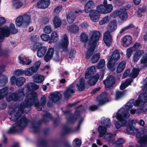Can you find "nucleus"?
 Masks as SVG:
<instances>
[{
  "mask_svg": "<svg viewBox=\"0 0 147 147\" xmlns=\"http://www.w3.org/2000/svg\"><path fill=\"white\" fill-rule=\"evenodd\" d=\"M38 101V96L36 93L32 92L29 94H27L25 100L20 104L17 112L15 114L12 113L9 114V119L13 121H16L21 117L22 114L24 113V109L25 108H29L34 104L36 107L39 106L40 102Z\"/></svg>",
  "mask_w": 147,
  "mask_h": 147,
  "instance_id": "obj_1",
  "label": "nucleus"
},
{
  "mask_svg": "<svg viewBox=\"0 0 147 147\" xmlns=\"http://www.w3.org/2000/svg\"><path fill=\"white\" fill-rule=\"evenodd\" d=\"M17 119L12 127H10L7 131L8 134H13L17 133H21L25 128L28 123V119L25 116H23L21 119Z\"/></svg>",
  "mask_w": 147,
  "mask_h": 147,
  "instance_id": "obj_2",
  "label": "nucleus"
},
{
  "mask_svg": "<svg viewBox=\"0 0 147 147\" xmlns=\"http://www.w3.org/2000/svg\"><path fill=\"white\" fill-rule=\"evenodd\" d=\"M129 117V114L124 108L119 109L116 113V117L118 120L115 123L117 129H119L122 127L124 126L127 123L126 119Z\"/></svg>",
  "mask_w": 147,
  "mask_h": 147,
  "instance_id": "obj_3",
  "label": "nucleus"
},
{
  "mask_svg": "<svg viewBox=\"0 0 147 147\" xmlns=\"http://www.w3.org/2000/svg\"><path fill=\"white\" fill-rule=\"evenodd\" d=\"M24 89H19L17 91L12 93L8 95V93L6 92L4 94H0V100L5 97H6L7 100L8 102L11 101H17L22 100L25 96Z\"/></svg>",
  "mask_w": 147,
  "mask_h": 147,
  "instance_id": "obj_4",
  "label": "nucleus"
},
{
  "mask_svg": "<svg viewBox=\"0 0 147 147\" xmlns=\"http://www.w3.org/2000/svg\"><path fill=\"white\" fill-rule=\"evenodd\" d=\"M147 102V93L145 92L139 95L138 98L136 100L134 105L140 107L137 110V113L139 114L147 110V106L145 104Z\"/></svg>",
  "mask_w": 147,
  "mask_h": 147,
  "instance_id": "obj_5",
  "label": "nucleus"
},
{
  "mask_svg": "<svg viewBox=\"0 0 147 147\" xmlns=\"http://www.w3.org/2000/svg\"><path fill=\"white\" fill-rule=\"evenodd\" d=\"M109 60L107 63V67L111 71H114L115 69L116 62L120 58L119 52L118 49H115L112 55L109 56Z\"/></svg>",
  "mask_w": 147,
  "mask_h": 147,
  "instance_id": "obj_6",
  "label": "nucleus"
},
{
  "mask_svg": "<svg viewBox=\"0 0 147 147\" xmlns=\"http://www.w3.org/2000/svg\"><path fill=\"white\" fill-rule=\"evenodd\" d=\"M100 33L98 31L94 30L92 32L88 42V45L96 47L100 38Z\"/></svg>",
  "mask_w": 147,
  "mask_h": 147,
  "instance_id": "obj_7",
  "label": "nucleus"
},
{
  "mask_svg": "<svg viewBox=\"0 0 147 147\" xmlns=\"http://www.w3.org/2000/svg\"><path fill=\"white\" fill-rule=\"evenodd\" d=\"M41 39L44 41H49V43H52L56 42L58 39V35L55 31L53 32L51 35V37L47 34H42L40 35Z\"/></svg>",
  "mask_w": 147,
  "mask_h": 147,
  "instance_id": "obj_8",
  "label": "nucleus"
},
{
  "mask_svg": "<svg viewBox=\"0 0 147 147\" xmlns=\"http://www.w3.org/2000/svg\"><path fill=\"white\" fill-rule=\"evenodd\" d=\"M34 51L37 50V55L40 58L44 56L47 51V47L46 46H42L41 44L38 43H35L33 46Z\"/></svg>",
  "mask_w": 147,
  "mask_h": 147,
  "instance_id": "obj_9",
  "label": "nucleus"
},
{
  "mask_svg": "<svg viewBox=\"0 0 147 147\" xmlns=\"http://www.w3.org/2000/svg\"><path fill=\"white\" fill-rule=\"evenodd\" d=\"M115 17H118L122 21L126 20L128 17V15L125 8H120L115 10L113 13Z\"/></svg>",
  "mask_w": 147,
  "mask_h": 147,
  "instance_id": "obj_10",
  "label": "nucleus"
},
{
  "mask_svg": "<svg viewBox=\"0 0 147 147\" xmlns=\"http://www.w3.org/2000/svg\"><path fill=\"white\" fill-rule=\"evenodd\" d=\"M113 9V6L111 4L105 5L101 4L97 6L96 9L102 13H107L111 12Z\"/></svg>",
  "mask_w": 147,
  "mask_h": 147,
  "instance_id": "obj_11",
  "label": "nucleus"
},
{
  "mask_svg": "<svg viewBox=\"0 0 147 147\" xmlns=\"http://www.w3.org/2000/svg\"><path fill=\"white\" fill-rule=\"evenodd\" d=\"M41 64V62L39 61L36 62L33 66L27 68L26 70V76H31L34 74L36 73L38 70Z\"/></svg>",
  "mask_w": 147,
  "mask_h": 147,
  "instance_id": "obj_12",
  "label": "nucleus"
},
{
  "mask_svg": "<svg viewBox=\"0 0 147 147\" xmlns=\"http://www.w3.org/2000/svg\"><path fill=\"white\" fill-rule=\"evenodd\" d=\"M97 101L98 102V106H101L109 101L107 98V93L106 92H104L96 98Z\"/></svg>",
  "mask_w": 147,
  "mask_h": 147,
  "instance_id": "obj_13",
  "label": "nucleus"
},
{
  "mask_svg": "<svg viewBox=\"0 0 147 147\" xmlns=\"http://www.w3.org/2000/svg\"><path fill=\"white\" fill-rule=\"evenodd\" d=\"M116 80L115 77L110 75L108 76L106 79L103 81L105 88H109L112 87L116 82Z\"/></svg>",
  "mask_w": 147,
  "mask_h": 147,
  "instance_id": "obj_14",
  "label": "nucleus"
},
{
  "mask_svg": "<svg viewBox=\"0 0 147 147\" xmlns=\"http://www.w3.org/2000/svg\"><path fill=\"white\" fill-rule=\"evenodd\" d=\"M103 40L107 46L109 47L111 46L113 39L112 36L109 31H106L104 33L103 35Z\"/></svg>",
  "mask_w": 147,
  "mask_h": 147,
  "instance_id": "obj_15",
  "label": "nucleus"
},
{
  "mask_svg": "<svg viewBox=\"0 0 147 147\" xmlns=\"http://www.w3.org/2000/svg\"><path fill=\"white\" fill-rule=\"evenodd\" d=\"M82 12L80 10H75L73 12H70L67 15V19L68 22L69 24L73 23L76 19V16L78 15V13Z\"/></svg>",
  "mask_w": 147,
  "mask_h": 147,
  "instance_id": "obj_16",
  "label": "nucleus"
},
{
  "mask_svg": "<svg viewBox=\"0 0 147 147\" xmlns=\"http://www.w3.org/2000/svg\"><path fill=\"white\" fill-rule=\"evenodd\" d=\"M90 12L89 16L91 20L94 22H97L100 16V12L97 9L94 10Z\"/></svg>",
  "mask_w": 147,
  "mask_h": 147,
  "instance_id": "obj_17",
  "label": "nucleus"
},
{
  "mask_svg": "<svg viewBox=\"0 0 147 147\" xmlns=\"http://www.w3.org/2000/svg\"><path fill=\"white\" fill-rule=\"evenodd\" d=\"M69 44V39L67 35L65 34L63 36V39L60 44L61 47L64 52L67 51L68 46Z\"/></svg>",
  "mask_w": 147,
  "mask_h": 147,
  "instance_id": "obj_18",
  "label": "nucleus"
},
{
  "mask_svg": "<svg viewBox=\"0 0 147 147\" xmlns=\"http://www.w3.org/2000/svg\"><path fill=\"white\" fill-rule=\"evenodd\" d=\"M49 97L52 102H56L60 100L62 95L59 92L57 91L51 93Z\"/></svg>",
  "mask_w": 147,
  "mask_h": 147,
  "instance_id": "obj_19",
  "label": "nucleus"
},
{
  "mask_svg": "<svg viewBox=\"0 0 147 147\" xmlns=\"http://www.w3.org/2000/svg\"><path fill=\"white\" fill-rule=\"evenodd\" d=\"M50 4V0H39L37 4V7L41 9L47 8Z\"/></svg>",
  "mask_w": 147,
  "mask_h": 147,
  "instance_id": "obj_20",
  "label": "nucleus"
},
{
  "mask_svg": "<svg viewBox=\"0 0 147 147\" xmlns=\"http://www.w3.org/2000/svg\"><path fill=\"white\" fill-rule=\"evenodd\" d=\"M95 7V4L92 0H88L84 6V11L86 13H88L93 10L92 9Z\"/></svg>",
  "mask_w": 147,
  "mask_h": 147,
  "instance_id": "obj_21",
  "label": "nucleus"
},
{
  "mask_svg": "<svg viewBox=\"0 0 147 147\" xmlns=\"http://www.w3.org/2000/svg\"><path fill=\"white\" fill-rule=\"evenodd\" d=\"M144 53V51L143 50L136 51L134 54L132 61L134 62H137Z\"/></svg>",
  "mask_w": 147,
  "mask_h": 147,
  "instance_id": "obj_22",
  "label": "nucleus"
},
{
  "mask_svg": "<svg viewBox=\"0 0 147 147\" xmlns=\"http://www.w3.org/2000/svg\"><path fill=\"white\" fill-rule=\"evenodd\" d=\"M123 42V46L127 47L132 42V37L129 35H126L122 38Z\"/></svg>",
  "mask_w": 147,
  "mask_h": 147,
  "instance_id": "obj_23",
  "label": "nucleus"
},
{
  "mask_svg": "<svg viewBox=\"0 0 147 147\" xmlns=\"http://www.w3.org/2000/svg\"><path fill=\"white\" fill-rule=\"evenodd\" d=\"M126 131L129 134H133L136 132L138 129H135L133 126V121H131L129 122L127 127Z\"/></svg>",
  "mask_w": 147,
  "mask_h": 147,
  "instance_id": "obj_24",
  "label": "nucleus"
},
{
  "mask_svg": "<svg viewBox=\"0 0 147 147\" xmlns=\"http://www.w3.org/2000/svg\"><path fill=\"white\" fill-rule=\"evenodd\" d=\"M54 49L52 47L49 49L44 57V59L46 62H48L53 57L54 54Z\"/></svg>",
  "mask_w": 147,
  "mask_h": 147,
  "instance_id": "obj_25",
  "label": "nucleus"
},
{
  "mask_svg": "<svg viewBox=\"0 0 147 147\" xmlns=\"http://www.w3.org/2000/svg\"><path fill=\"white\" fill-rule=\"evenodd\" d=\"M117 23L116 20H113L111 22L108 27V31L110 32H114L117 28Z\"/></svg>",
  "mask_w": 147,
  "mask_h": 147,
  "instance_id": "obj_26",
  "label": "nucleus"
},
{
  "mask_svg": "<svg viewBox=\"0 0 147 147\" xmlns=\"http://www.w3.org/2000/svg\"><path fill=\"white\" fill-rule=\"evenodd\" d=\"M18 59L20 64L23 65H29L32 62V60L31 59H27L24 56L19 55L18 56Z\"/></svg>",
  "mask_w": 147,
  "mask_h": 147,
  "instance_id": "obj_27",
  "label": "nucleus"
},
{
  "mask_svg": "<svg viewBox=\"0 0 147 147\" xmlns=\"http://www.w3.org/2000/svg\"><path fill=\"white\" fill-rule=\"evenodd\" d=\"M95 69V67L92 66L88 67L87 71L85 73V78L86 79H88L92 76V75L94 74V69Z\"/></svg>",
  "mask_w": 147,
  "mask_h": 147,
  "instance_id": "obj_28",
  "label": "nucleus"
},
{
  "mask_svg": "<svg viewBox=\"0 0 147 147\" xmlns=\"http://www.w3.org/2000/svg\"><path fill=\"white\" fill-rule=\"evenodd\" d=\"M39 88V86L34 83H30L27 84V90L29 92L35 91L37 90Z\"/></svg>",
  "mask_w": 147,
  "mask_h": 147,
  "instance_id": "obj_29",
  "label": "nucleus"
},
{
  "mask_svg": "<svg viewBox=\"0 0 147 147\" xmlns=\"http://www.w3.org/2000/svg\"><path fill=\"white\" fill-rule=\"evenodd\" d=\"M23 17L24 23L22 28H25L30 24V17L29 15H24Z\"/></svg>",
  "mask_w": 147,
  "mask_h": 147,
  "instance_id": "obj_30",
  "label": "nucleus"
},
{
  "mask_svg": "<svg viewBox=\"0 0 147 147\" xmlns=\"http://www.w3.org/2000/svg\"><path fill=\"white\" fill-rule=\"evenodd\" d=\"M126 63L125 61H123L120 62L117 67L116 72L118 73H120L123 71L126 65Z\"/></svg>",
  "mask_w": 147,
  "mask_h": 147,
  "instance_id": "obj_31",
  "label": "nucleus"
},
{
  "mask_svg": "<svg viewBox=\"0 0 147 147\" xmlns=\"http://www.w3.org/2000/svg\"><path fill=\"white\" fill-rule=\"evenodd\" d=\"M89 46L90 47L86 55L85 58L87 60L89 59L92 55H93V54L96 48V47L92 46Z\"/></svg>",
  "mask_w": 147,
  "mask_h": 147,
  "instance_id": "obj_32",
  "label": "nucleus"
},
{
  "mask_svg": "<svg viewBox=\"0 0 147 147\" xmlns=\"http://www.w3.org/2000/svg\"><path fill=\"white\" fill-rule=\"evenodd\" d=\"M1 33L5 37H8L10 35V30L9 28L7 26L4 27L0 29Z\"/></svg>",
  "mask_w": 147,
  "mask_h": 147,
  "instance_id": "obj_33",
  "label": "nucleus"
},
{
  "mask_svg": "<svg viewBox=\"0 0 147 147\" xmlns=\"http://www.w3.org/2000/svg\"><path fill=\"white\" fill-rule=\"evenodd\" d=\"M33 79L34 82L37 83H41L44 80V76L43 75L37 74L35 76H33Z\"/></svg>",
  "mask_w": 147,
  "mask_h": 147,
  "instance_id": "obj_34",
  "label": "nucleus"
},
{
  "mask_svg": "<svg viewBox=\"0 0 147 147\" xmlns=\"http://www.w3.org/2000/svg\"><path fill=\"white\" fill-rule=\"evenodd\" d=\"M107 128L104 125H100L98 128V131L99 132V137H102L106 133Z\"/></svg>",
  "mask_w": 147,
  "mask_h": 147,
  "instance_id": "obj_35",
  "label": "nucleus"
},
{
  "mask_svg": "<svg viewBox=\"0 0 147 147\" xmlns=\"http://www.w3.org/2000/svg\"><path fill=\"white\" fill-rule=\"evenodd\" d=\"M140 63L142 64V69H145L147 67V54H145L140 60Z\"/></svg>",
  "mask_w": 147,
  "mask_h": 147,
  "instance_id": "obj_36",
  "label": "nucleus"
},
{
  "mask_svg": "<svg viewBox=\"0 0 147 147\" xmlns=\"http://www.w3.org/2000/svg\"><path fill=\"white\" fill-rule=\"evenodd\" d=\"M53 23L55 28H57L60 27L61 24V20L57 16H55L54 17Z\"/></svg>",
  "mask_w": 147,
  "mask_h": 147,
  "instance_id": "obj_37",
  "label": "nucleus"
},
{
  "mask_svg": "<svg viewBox=\"0 0 147 147\" xmlns=\"http://www.w3.org/2000/svg\"><path fill=\"white\" fill-rule=\"evenodd\" d=\"M76 86L80 92L84 91L85 89V81L83 79H81L80 82L79 84H77Z\"/></svg>",
  "mask_w": 147,
  "mask_h": 147,
  "instance_id": "obj_38",
  "label": "nucleus"
},
{
  "mask_svg": "<svg viewBox=\"0 0 147 147\" xmlns=\"http://www.w3.org/2000/svg\"><path fill=\"white\" fill-rule=\"evenodd\" d=\"M98 78L99 76L98 77L95 76H92L89 78L88 83L90 86L94 85L97 82Z\"/></svg>",
  "mask_w": 147,
  "mask_h": 147,
  "instance_id": "obj_39",
  "label": "nucleus"
},
{
  "mask_svg": "<svg viewBox=\"0 0 147 147\" xmlns=\"http://www.w3.org/2000/svg\"><path fill=\"white\" fill-rule=\"evenodd\" d=\"M72 131V129L71 127H69L67 125H64L63 127L62 135H65L68 134L71 132Z\"/></svg>",
  "mask_w": 147,
  "mask_h": 147,
  "instance_id": "obj_40",
  "label": "nucleus"
},
{
  "mask_svg": "<svg viewBox=\"0 0 147 147\" xmlns=\"http://www.w3.org/2000/svg\"><path fill=\"white\" fill-rule=\"evenodd\" d=\"M24 23L23 17L20 15L18 16L16 19V24L17 26L20 27L22 26Z\"/></svg>",
  "mask_w": 147,
  "mask_h": 147,
  "instance_id": "obj_41",
  "label": "nucleus"
},
{
  "mask_svg": "<svg viewBox=\"0 0 147 147\" xmlns=\"http://www.w3.org/2000/svg\"><path fill=\"white\" fill-rule=\"evenodd\" d=\"M74 93L75 91L73 89L69 90V88H67L66 90L64 92V97L65 98H67L68 100V98L71 96V94Z\"/></svg>",
  "mask_w": 147,
  "mask_h": 147,
  "instance_id": "obj_42",
  "label": "nucleus"
},
{
  "mask_svg": "<svg viewBox=\"0 0 147 147\" xmlns=\"http://www.w3.org/2000/svg\"><path fill=\"white\" fill-rule=\"evenodd\" d=\"M46 97L45 96L41 97V98L40 105L39 106H36V107L37 108H40V110L39 111L42 110V107H44L46 103Z\"/></svg>",
  "mask_w": 147,
  "mask_h": 147,
  "instance_id": "obj_43",
  "label": "nucleus"
},
{
  "mask_svg": "<svg viewBox=\"0 0 147 147\" xmlns=\"http://www.w3.org/2000/svg\"><path fill=\"white\" fill-rule=\"evenodd\" d=\"M101 122L102 125H103L107 128L110 127L111 125V120L109 119L104 118L103 119L101 120Z\"/></svg>",
  "mask_w": 147,
  "mask_h": 147,
  "instance_id": "obj_44",
  "label": "nucleus"
},
{
  "mask_svg": "<svg viewBox=\"0 0 147 147\" xmlns=\"http://www.w3.org/2000/svg\"><path fill=\"white\" fill-rule=\"evenodd\" d=\"M26 81V79L23 77H20L17 78L16 85L18 87L22 86Z\"/></svg>",
  "mask_w": 147,
  "mask_h": 147,
  "instance_id": "obj_45",
  "label": "nucleus"
},
{
  "mask_svg": "<svg viewBox=\"0 0 147 147\" xmlns=\"http://www.w3.org/2000/svg\"><path fill=\"white\" fill-rule=\"evenodd\" d=\"M70 32L74 34L78 33L79 31L78 26L75 25H72L69 27Z\"/></svg>",
  "mask_w": 147,
  "mask_h": 147,
  "instance_id": "obj_46",
  "label": "nucleus"
},
{
  "mask_svg": "<svg viewBox=\"0 0 147 147\" xmlns=\"http://www.w3.org/2000/svg\"><path fill=\"white\" fill-rule=\"evenodd\" d=\"M138 142L141 146L147 145V135L143 136L138 140Z\"/></svg>",
  "mask_w": 147,
  "mask_h": 147,
  "instance_id": "obj_47",
  "label": "nucleus"
},
{
  "mask_svg": "<svg viewBox=\"0 0 147 147\" xmlns=\"http://www.w3.org/2000/svg\"><path fill=\"white\" fill-rule=\"evenodd\" d=\"M80 38L81 41L85 43L88 41V36L84 32L82 33L80 35Z\"/></svg>",
  "mask_w": 147,
  "mask_h": 147,
  "instance_id": "obj_48",
  "label": "nucleus"
},
{
  "mask_svg": "<svg viewBox=\"0 0 147 147\" xmlns=\"http://www.w3.org/2000/svg\"><path fill=\"white\" fill-rule=\"evenodd\" d=\"M32 125L33 133L36 134L39 133L40 130V127L39 126L36 125L35 122L32 123Z\"/></svg>",
  "mask_w": 147,
  "mask_h": 147,
  "instance_id": "obj_49",
  "label": "nucleus"
},
{
  "mask_svg": "<svg viewBox=\"0 0 147 147\" xmlns=\"http://www.w3.org/2000/svg\"><path fill=\"white\" fill-rule=\"evenodd\" d=\"M100 56L99 53H97L93 55L92 57L91 62L93 63L97 62L100 59Z\"/></svg>",
  "mask_w": 147,
  "mask_h": 147,
  "instance_id": "obj_50",
  "label": "nucleus"
},
{
  "mask_svg": "<svg viewBox=\"0 0 147 147\" xmlns=\"http://www.w3.org/2000/svg\"><path fill=\"white\" fill-rule=\"evenodd\" d=\"M82 144L81 140L78 138H76L73 142V145L75 147H80Z\"/></svg>",
  "mask_w": 147,
  "mask_h": 147,
  "instance_id": "obj_51",
  "label": "nucleus"
},
{
  "mask_svg": "<svg viewBox=\"0 0 147 147\" xmlns=\"http://www.w3.org/2000/svg\"><path fill=\"white\" fill-rule=\"evenodd\" d=\"M76 51L74 48H71L70 50V51L69 52V58L72 60L75 57V55L76 53Z\"/></svg>",
  "mask_w": 147,
  "mask_h": 147,
  "instance_id": "obj_52",
  "label": "nucleus"
},
{
  "mask_svg": "<svg viewBox=\"0 0 147 147\" xmlns=\"http://www.w3.org/2000/svg\"><path fill=\"white\" fill-rule=\"evenodd\" d=\"M135 27L133 24H130L128 26L122 28L120 30L119 33L120 34L123 33L126 30Z\"/></svg>",
  "mask_w": 147,
  "mask_h": 147,
  "instance_id": "obj_53",
  "label": "nucleus"
},
{
  "mask_svg": "<svg viewBox=\"0 0 147 147\" xmlns=\"http://www.w3.org/2000/svg\"><path fill=\"white\" fill-rule=\"evenodd\" d=\"M51 115L49 113H47L43 115L42 118L43 121L46 123L49 122L48 119H50L51 118Z\"/></svg>",
  "mask_w": 147,
  "mask_h": 147,
  "instance_id": "obj_54",
  "label": "nucleus"
},
{
  "mask_svg": "<svg viewBox=\"0 0 147 147\" xmlns=\"http://www.w3.org/2000/svg\"><path fill=\"white\" fill-rule=\"evenodd\" d=\"M133 103L132 102L131 100H130L129 102H127L125 105V107L126 109H125V110L128 112V111H129L130 109L132 108L133 105Z\"/></svg>",
  "mask_w": 147,
  "mask_h": 147,
  "instance_id": "obj_55",
  "label": "nucleus"
},
{
  "mask_svg": "<svg viewBox=\"0 0 147 147\" xmlns=\"http://www.w3.org/2000/svg\"><path fill=\"white\" fill-rule=\"evenodd\" d=\"M125 92L123 91H120L119 90L117 91L115 94V98L116 100L121 97L125 94Z\"/></svg>",
  "mask_w": 147,
  "mask_h": 147,
  "instance_id": "obj_56",
  "label": "nucleus"
},
{
  "mask_svg": "<svg viewBox=\"0 0 147 147\" xmlns=\"http://www.w3.org/2000/svg\"><path fill=\"white\" fill-rule=\"evenodd\" d=\"M8 49H2L0 48V56L6 57L8 55Z\"/></svg>",
  "mask_w": 147,
  "mask_h": 147,
  "instance_id": "obj_57",
  "label": "nucleus"
},
{
  "mask_svg": "<svg viewBox=\"0 0 147 147\" xmlns=\"http://www.w3.org/2000/svg\"><path fill=\"white\" fill-rule=\"evenodd\" d=\"M140 71L139 69H138L134 68L132 70V77L135 78L137 77Z\"/></svg>",
  "mask_w": 147,
  "mask_h": 147,
  "instance_id": "obj_58",
  "label": "nucleus"
},
{
  "mask_svg": "<svg viewBox=\"0 0 147 147\" xmlns=\"http://www.w3.org/2000/svg\"><path fill=\"white\" fill-rule=\"evenodd\" d=\"M15 74L17 75H23L24 74L26 75V70L23 69H17L15 71Z\"/></svg>",
  "mask_w": 147,
  "mask_h": 147,
  "instance_id": "obj_59",
  "label": "nucleus"
},
{
  "mask_svg": "<svg viewBox=\"0 0 147 147\" xmlns=\"http://www.w3.org/2000/svg\"><path fill=\"white\" fill-rule=\"evenodd\" d=\"M105 63V61L104 59H102L101 60L97 65L98 68V69H101L103 68L104 66Z\"/></svg>",
  "mask_w": 147,
  "mask_h": 147,
  "instance_id": "obj_60",
  "label": "nucleus"
},
{
  "mask_svg": "<svg viewBox=\"0 0 147 147\" xmlns=\"http://www.w3.org/2000/svg\"><path fill=\"white\" fill-rule=\"evenodd\" d=\"M108 18V17L107 16L105 17L102 20L99 21V24L100 25H102L106 23L109 22V20Z\"/></svg>",
  "mask_w": 147,
  "mask_h": 147,
  "instance_id": "obj_61",
  "label": "nucleus"
},
{
  "mask_svg": "<svg viewBox=\"0 0 147 147\" xmlns=\"http://www.w3.org/2000/svg\"><path fill=\"white\" fill-rule=\"evenodd\" d=\"M134 51H133V49L131 47L127 49V50L126 56L128 59H129L132 55L133 52Z\"/></svg>",
  "mask_w": 147,
  "mask_h": 147,
  "instance_id": "obj_62",
  "label": "nucleus"
},
{
  "mask_svg": "<svg viewBox=\"0 0 147 147\" xmlns=\"http://www.w3.org/2000/svg\"><path fill=\"white\" fill-rule=\"evenodd\" d=\"M43 30L45 33L47 34L50 33L52 31L51 26H47L43 29Z\"/></svg>",
  "mask_w": 147,
  "mask_h": 147,
  "instance_id": "obj_63",
  "label": "nucleus"
},
{
  "mask_svg": "<svg viewBox=\"0 0 147 147\" xmlns=\"http://www.w3.org/2000/svg\"><path fill=\"white\" fill-rule=\"evenodd\" d=\"M23 5V3L21 1H16L14 3L13 6L16 9L19 8Z\"/></svg>",
  "mask_w": 147,
  "mask_h": 147,
  "instance_id": "obj_64",
  "label": "nucleus"
}]
</instances>
